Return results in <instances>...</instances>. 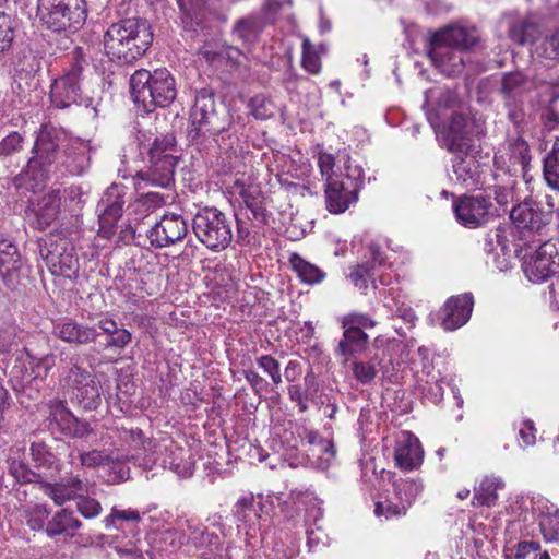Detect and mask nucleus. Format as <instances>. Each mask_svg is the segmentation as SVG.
<instances>
[{
	"mask_svg": "<svg viewBox=\"0 0 559 559\" xmlns=\"http://www.w3.org/2000/svg\"><path fill=\"white\" fill-rule=\"evenodd\" d=\"M545 217V213L533 200H525L512 209L510 213L513 223L511 234L514 251L518 254L532 249L534 243H539L543 240L540 236L546 224Z\"/></svg>",
	"mask_w": 559,
	"mask_h": 559,
	"instance_id": "nucleus-10",
	"label": "nucleus"
},
{
	"mask_svg": "<svg viewBox=\"0 0 559 559\" xmlns=\"http://www.w3.org/2000/svg\"><path fill=\"white\" fill-rule=\"evenodd\" d=\"M23 138L17 132H11L0 142V156H9L22 148Z\"/></svg>",
	"mask_w": 559,
	"mask_h": 559,
	"instance_id": "nucleus-62",
	"label": "nucleus"
},
{
	"mask_svg": "<svg viewBox=\"0 0 559 559\" xmlns=\"http://www.w3.org/2000/svg\"><path fill=\"white\" fill-rule=\"evenodd\" d=\"M55 332L61 341L76 345L92 343L98 336L95 328L80 324L73 320L58 323L55 328Z\"/></svg>",
	"mask_w": 559,
	"mask_h": 559,
	"instance_id": "nucleus-33",
	"label": "nucleus"
},
{
	"mask_svg": "<svg viewBox=\"0 0 559 559\" xmlns=\"http://www.w3.org/2000/svg\"><path fill=\"white\" fill-rule=\"evenodd\" d=\"M342 326L343 329L352 328L358 331H362L364 328L376 326V321L365 313H350L343 318Z\"/></svg>",
	"mask_w": 559,
	"mask_h": 559,
	"instance_id": "nucleus-55",
	"label": "nucleus"
},
{
	"mask_svg": "<svg viewBox=\"0 0 559 559\" xmlns=\"http://www.w3.org/2000/svg\"><path fill=\"white\" fill-rule=\"evenodd\" d=\"M290 264L304 283L314 285L321 283L325 278V273L319 266L306 261L298 254L292 255Z\"/></svg>",
	"mask_w": 559,
	"mask_h": 559,
	"instance_id": "nucleus-40",
	"label": "nucleus"
},
{
	"mask_svg": "<svg viewBox=\"0 0 559 559\" xmlns=\"http://www.w3.org/2000/svg\"><path fill=\"white\" fill-rule=\"evenodd\" d=\"M478 40L475 27L461 24L449 25L431 38L429 57L442 73L451 76L462 72L463 50L469 49Z\"/></svg>",
	"mask_w": 559,
	"mask_h": 559,
	"instance_id": "nucleus-5",
	"label": "nucleus"
},
{
	"mask_svg": "<svg viewBox=\"0 0 559 559\" xmlns=\"http://www.w3.org/2000/svg\"><path fill=\"white\" fill-rule=\"evenodd\" d=\"M432 100H436V104L426 111V116L430 126L439 131L441 127H444V120L451 114L457 112L456 109L460 103L456 93L444 87H433L426 91L424 107L428 106Z\"/></svg>",
	"mask_w": 559,
	"mask_h": 559,
	"instance_id": "nucleus-18",
	"label": "nucleus"
},
{
	"mask_svg": "<svg viewBox=\"0 0 559 559\" xmlns=\"http://www.w3.org/2000/svg\"><path fill=\"white\" fill-rule=\"evenodd\" d=\"M508 154L512 166H520L525 176L526 168L531 160L528 144L518 136L508 141Z\"/></svg>",
	"mask_w": 559,
	"mask_h": 559,
	"instance_id": "nucleus-42",
	"label": "nucleus"
},
{
	"mask_svg": "<svg viewBox=\"0 0 559 559\" xmlns=\"http://www.w3.org/2000/svg\"><path fill=\"white\" fill-rule=\"evenodd\" d=\"M62 384L84 409H96L102 402L96 378L80 365V358L62 352L60 358Z\"/></svg>",
	"mask_w": 559,
	"mask_h": 559,
	"instance_id": "nucleus-7",
	"label": "nucleus"
},
{
	"mask_svg": "<svg viewBox=\"0 0 559 559\" xmlns=\"http://www.w3.org/2000/svg\"><path fill=\"white\" fill-rule=\"evenodd\" d=\"M395 499L401 501L407 509L421 492L423 486L419 481L411 478H400L393 481Z\"/></svg>",
	"mask_w": 559,
	"mask_h": 559,
	"instance_id": "nucleus-44",
	"label": "nucleus"
},
{
	"mask_svg": "<svg viewBox=\"0 0 559 559\" xmlns=\"http://www.w3.org/2000/svg\"><path fill=\"white\" fill-rule=\"evenodd\" d=\"M26 361L29 366L28 379L45 380L49 371L56 366L57 357L53 354H47L40 358L35 357L29 352H26Z\"/></svg>",
	"mask_w": 559,
	"mask_h": 559,
	"instance_id": "nucleus-43",
	"label": "nucleus"
},
{
	"mask_svg": "<svg viewBox=\"0 0 559 559\" xmlns=\"http://www.w3.org/2000/svg\"><path fill=\"white\" fill-rule=\"evenodd\" d=\"M90 142L70 139L64 130L44 124L36 138L23 176L34 181L31 188L43 185L49 175L64 167L74 176L83 174L90 166Z\"/></svg>",
	"mask_w": 559,
	"mask_h": 559,
	"instance_id": "nucleus-1",
	"label": "nucleus"
},
{
	"mask_svg": "<svg viewBox=\"0 0 559 559\" xmlns=\"http://www.w3.org/2000/svg\"><path fill=\"white\" fill-rule=\"evenodd\" d=\"M188 234V225L179 214H165L151 227L146 236L155 248H165L181 241Z\"/></svg>",
	"mask_w": 559,
	"mask_h": 559,
	"instance_id": "nucleus-19",
	"label": "nucleus"
},
{
	"mask_svg": "<svg viewBox=\"0 0 559 559\" xmlns=\"http://www.w3.org/2000/svg\"><path fill=\"white\" fill-rule=\"evenodd\" d=\"M528 81L522 72H510L502 76L501 92L507 99L516 98L525 90Z\"/></svg>",
	"mask_w": 559,
	"mask_h": 559,
	"instance_id": "nucleus-46",
	"label": "nucleus"
},
{
	"mask_svg": "<svg viewBox=\"0 0 559 559\" xmlns=\"http://www.w3.org/2000/svg\"><path fill=\"white\" fill-rule=\"evenodd\" d=\"M190 118L192 126L195 128V134L204 129L211 133L219 131V129L212 126L216 119L215 99L212 92L203 88L197 93Z\"/></svg>",
	"mask_w": 559,
	"mask_h": 559,
	"instance_id": "nucleus-26",
	"label": "nucleus"
},
{
	"mask_svg": "<svg viewBox=\"0 0 559 559\" xmlns=\"http://www.w3.org/2000/svg\"><path fill=\"white\" fill-rule=\"evenodd\" d=\"M540 545L536 542H521L516 547V559H551L549 551L539 552Z\"/></svg>",
	"mask_w": 559,
	"mask_h": 559,
	"instance_id": "nucleus-52",
	"label": "nucleus"
},
{
	"mask_svg": "<svg viewBox=\"0 0 559 559\" xmlns=\"http://www.w3.org/2000/svg\"><path fill=\"white\" fill-rule=\"evenodd\" d=\"M544 178L551 189L559 191V138L544 160Z\"/></svg>",
	"mask_w": 559,
	"mask_h": 559,
	"instance_id": "nucleus-45",
	"label": "nucleus"
},
{
	"mask_svg": "<svg viewBox=\"0 0 559 559\" xmlns=\"http://www.w3.org/2000/svg\"><path fill=\"white\" fill-rule=\"evenodd\" d=\"M190 538L192 539L193 544L198 547L214 546L219 540L217 535H215L214 533H209L203 527L200 530L194 528L190 533Z\"/></svg>",
	"mask_w": 559,
	"mask_h": 559,
	"instance_id": "nucleus-63",
	"label": "nucleus"
},
{
	"mask_svg": "<svg viewBox=\"0 0 559 559\" xmlns=\"http://www.w3.org/2000/svg\"><path fill=\"white\" fill-rule=\"evenodd\" d=\"M389 345L390 343L386 340L377 337L372 344V349L367 355V359L353 361V376L358 382L368 384L374 380L378 374V367L381 366Z\"/></svg>",
	"mask_w": 559,
	"mask_h": 559,
	"instance_id": "nucleus-24",
	"label": "nucleus"
},
{
	"mask_svg": "<svg viewBox=\"0 0 559 559\" xmlns=\"http://www.w3.org/2000/svg\"><path fill=\"white\" fill-rule=\"evenodd\" d=\"M131 445L136 451L130 459L135 461L139 466L152 469L159 465L163 468H169L180 477H189L193 474L194 462L188 450L179 447L169 438L160 440H144L143 433L139 429L129 431Z\"/></svg>",
	"mask_w": 559,
	"mask_h": 559,
	"instance_id": "nucleus-3",
	"label": "nucleus"
},
{
	"mask_svg": "<svg viewBox=\"0 0 559 559\" xmlns=\"http://www.w3.org/2000/svg\"><path fill=\"white\" fill-rule=\"evenodd\" d=\"M373 266H369V262H364L355 265L349 273L352 283L362 294H367L369 283L374 285Z\"/></svg>",
	"mask_w": 559,
	"mask_h": 559,
	"instance_id": "nucleus-49",
	"label": "nucleus"
},
{
	"mask_svg": "<svg viewBox=\"0 0 559 559\" xmlns=\"http://www.w3.org/2000/svg\"><path fill=\"white\" fill-rule=\"evenodd\" d=\"M130 87L133 102L146 112L170 105L177 95L175 78L166 68L136 70L130 78Z\"/></svg>",
	"mask_w": 559,
	"mask_h": 559,
	"instance_id": "nucleus-6",
	"label": "nucleus"
},
{
	"mask_svg": "<svg viewBox=\"0 0 559 559\" xmlns=\"http://www.w3.org/2000/svg\"><path fill=\"white\" fill-rule=\"evenodd\" d=\"M504 487V483L500 477L486 476L481 479L478 487L474 489L472 503L476 507H492L498 500V490Z\"/></svg>",
	"mask_w": 559,
	"mask_h": 559,
	"instance_id": "nucleus-37",
	"label": "nucleus"
},
{
	"mask_svg": "<svg viewBox=\"0 0 559 559\" xmlns=\"http://www.w3.org/2000/svg\"><path fill=\"white\" fill-rule=\"evenodd\" d=\"M490 206V199L481 194L462 195L452 204L457 223L466 228H477L486 224Z\"/></svg>",
	"mask_w": 559,
	"mask_h": 559,
	"instance_id": "nucleus-16",
	"label": "nucleus"
},
{
	"mask_svg": "<svg viewBox=\"0 0 559 559\" xmlns=\"http://www.w3.org/2000/svg\"><path fill=\"white\" fill-rule=\"evenodd\" d=\"M258 506L260 502H257L252 496L242 497L235 506V516L245 524L252 525L260 518Z\"/></svg>",
	"mask_w": 559,
	"mask_h": 559,
	"instance_id": "nucleus-47",
	"label": "nucleus"
},
{
	"mask_svg": "<svg viewBox=\"0 0 559 559\" xmlns=\"http://www.w3.org/2000/svg\"><path fill=\"white\" fill-rule=\"evenodd\" d=\"M79 500L76 502L78 511L85 518V519H94L98 516L103 510L100 503L91 497L81 496L78 497Z\"/></svg>",
	"mask_w": 559,
	"mask_h": 559,
	"instance_id": "nucleus-56",
	"label": "nucleus"
},
{
	"mask_svg": "<svg viewBox=\"0 0 559 559\" xmlns=\"http://www.w3.org/2000/svg\"><path fill=\"white\" fill-rule=\"evenodd\" d=\"M543 117L545 118L549 128L559 126V94L550 100L548 107L544 111Z\"/></svg>",
	"mask_w": 559,
	"mask_h": 559,
	"instance_id": "nucleus-64",
	"label": "nucleus"
},
{
	"mask_svg": "<svg viewBox=\"0 0 559 559\" xmlns=\"http://www.w3.org/2000/svg\"><path fill=\"white\" fill-rule=\"evenodd\" d=\"M11 475L20 483L38 484L35 471L28 468L24 463L12 461L10 463Z\"/></svg>",
	"mask_w": 559,
	"mask_h": 559,
	"instance_id": "nucleus-58",
	"label": "nucleus"
},
{
	"mask_svg": "<svg viewBox=\"0 0 559 559\" xmlns=\"http://www.w3.org/2000/svg\"><path fill=\"white\" fill-rule=\"evenodd\" d=\"M258 366L263 369L264 372H266L274 384L282 383V376L280 371V364L276 359L269 355L261 356L257 360Z\"/></svg>",
	"mask_w": 559,
	"mask_h": 559,
	"instance_id": "nucleus-59",
	"label": "nucleus"
},
{
	"mask_svg": "<svg viewBox=\"0 0 559 559\" xmlns=\"http://www.w3.org/2000/svg\"><path fill=\"white\" fill-rule=\"evenodd\" d=\"M520 501L524 506L526 502H530L532 504L533 512H540L539 527L545 540L559 542V511L556 510L554 513L548 511L547 514H544L540 506L544 502L543 499L534 501L521 497L518 502Z\"/></svg>",
	"mask_w": 559,
	"mask_h": 559,
	"instance_id": "nucleus-36",
	"label": "nucleus"
},
{
	"mask_svg": "<svg viewBox=\"0 0 559 559\" xmlns=\"http://www.w3.org/2000/svg\"><path fill=\"white\" fill-rule=\"evenodd\" d=\"M40 255L55 275L71 278L79 271V260L71 242L60 239L49 247L40 248Z\"/></svg>",
	"mask_w": 559,
	"mask_h": 559,
	"instance_id": "nucleus-15",
	"label": "nucleus"
},
{
	"mask_svg": "<svg viewBox=\"0 0 559 559\" xmlns=\"http://www.w3.org/2000/svg\"><path fill=\"white\" fill-rule=\"evenodd\" d=\"M61 205V198L58 190H51L43 195V198L32 206V213L36 217L35 227L45 229L58 216Z\"/></svg>",
	"mask_w": 559,
	"mask_h": 559,
	"instance_id": "nucleus-32",
	"label": "nucleus"
},
{
	"mask_svg": "<svg viewBox=\"0 0 559 559\" xmlns=\"http://www.w3.org/2000/svg\"><path fill=\"white\" fill-rule=\"evenodd\" d=\"M264 27L263 21L258 16H247L238 20L233 27V37L245 46L257 41Z\"/></svg>",
	"mask_w": 559,
	"mask_h": 559,
	"instance_id": "nucleus-38",
	"label": "nucleus"
},
{
	"mask_svg": "<svg viewBox=\"0 0 559 559\" xmlns=\"http://www.w3.org/2000/svg\"><path fill=\"white\" fill-rule=\"evenodd\" d=\"M450 121L447 124L444 121V127H441L444 133V142L445 146L449 151H460L463 152L465 150H471L472 140L468 135V123L467 119L464 115L456 112L450 115Z\"/></svg>",
	"mask_w": 559,
	"mask_h": 559,
	"instance_id": "nucleus-29",
	"label": "nucleus"
},
{
	"mask_svg": "<svg viewBox=\"0 0 559 559\" xmlns=\"http://www.w3.org/2000/svg\"><path fill=\"white\" fill-rule=\"evenodd\" d=\"M31 454L34 462V469L38 485L60 474L58 459L47 449L44 443H33Z\"/></svg>",
	"mask_w": 559,
	"mask_h": 559,
	"instance_id": "nucleus-31",
	"label": "nucleus"
},
{
	"mask_svg": "<svg viewBox=\"0 0 559 559\" xmlns=\"http://www.w3.org/2000/svg\"><path fill=\"white\" fill-rule=\"evenodd\" d=\"M153 41L151 25L143 19H127L108 27L104 49L111 60L131 63L141 58Z\"/></svg>",
	"mask_w": 559,
	"mask_h": 559,
	"instance_id": "nucleus-4",
	"label": "nucleus"
},
{
	"mask_svg": "<svg viewBox=\"0 0 559 559\" xmlns=\"http://www.w3.org/2000/svg\"><path fill=\"white\" fill-rule=\"evenodd\" d=\"M87 66L82 48H75L72 52L70 66L51 85L50 99L56 107L66 108L72 104H80L90 108L91 99L82 97L84 70Z\"/></svg>",
	"mask_w": 559,
	"mask_h": 559,
	"instance_id": "nucleus-9",
	"label": "nucleus"
},
{
	"mask_svg": "<svg viewBox=\"0 0 559 559\" xmlns=\"http://www.w3.org/2000/svg\"><path fill=\"white\" fill-rule=\"evenodd\" d=\"M192 229L198 240L209 250H225L233 238L231 222L216 207L199 210L192 219Z\"/></svg>",
	"mask_w": 559,
	"mask_h": 559,
	"instance_id": "nucleus-11",
	"label": "nucleus"
},
{
	"mask_svg": "<svg viewBox=\"0 0 559 559\" xmlns=\"http://www.w3.org/2000/svg\"><path fill=\"white\" fill-rule=\"evenodd\" d=\"M50 511L46 504L31 503L24 506L21 512L22 521L32 530L40 531L46 528Z\"/></svg>",
	"mask_w": 559,
	"mask_h": 559,
	"instance_id": "nucleus-41",
	"label": "nucleus"
},
{
	"mask_svg": "<svg viewBox=\"0 0 559 559\" xmlns=\"http://www.w3.org/2000/svg\"><path fill=\"white\" fill-rule=\"evenodd\" d=\"M302 67L312 74H317L321 70L320 58L308 38L302 40Z\"/></svg>",
	"mask_w": 559,
	"mask_h": 559,
	"instance_id": "nucleus-51",
	"label": "nucleus"
},
{
	"mask_svg": "<svg viewBox=\"0 0 559 559\" xmlns=\"http://www.w3.org/2000/svg\"><path fill=\"white\" fill-rule=\"evenodd\" d=\"M484 250L492 257V266L499 272H506L511 267V248L508 240V229L498 227L495 233L485 239Z\"/></svg>",
	"mask_w": 559,
	"mask_h": 559,
	"instance_id": "nucleus-28",
	"label": "nucleus"
},
{
	"mask_svg": "<svg viewBox=\"0 0 559 559\" xmlns=\"http://www.w3.org/2000/svg\"><path fill=\"white\" fill-rule=\"evenodd\" d=\"M321 175L325 177V205L331 214H342L357 202L364 170L345 152L336 157L321 152L318 157Z\"/></svg>",
	"mask_w": 559,
	"mask_h": 559,
	"instance_id": "nucleus-2",
	"label": "nucleus"
},
{
	"mask_svg": "<svg viewBox=\"0 0 559 559\" xmlns=\"http://www.w3.org/2000/svg\"><path fill=\"white\" fill-rule=\"evenodd\" d=\"M175 139L171 135L156 138L148 151L150 166L145 171H139L136 177L151 186L166 188L174 179V170L177 165V158L167 153L173 148Z\"/></svg>",
	"mask_w": 559,
	"mask_h": 559,
	"instance_id": "nucleus-12",
	"label": "nucleus"
},
{
	"mask_svg": "<svg viewBox=\"0 0 559 559\" xmlns=\"http://www.w3.org/2000/svg\"><path fill=\"white\" fill-rule=\"evenodd\" d=\"M98 328L108 335L107 347L124 348L131 342V333L126 329L118 328L116 321L111 318L100 319Z\"/></svg>",
	"mask_w": 559,
	"mask_h": 559,
	"instance_id": "nucleus-39",
	"label": "nucleus"
},
{
	"mask_svg": "<svg viewBox=\"0 0 559 559\" xmlns=\"http://www.w3.org/2000/svg\"><path fill=\"white\" fill-rule=\"evenodd\" d=\"M248 107L250 109V114L255 119L260 120L272 118L276 114L277 109L274 102L263 94H258L253 96L250 99Z\"/></svg>",
	"mask_w": 559,
	"mask_h": 559,
	"instance_id": "nucleus-48",
	"label": "nucleus"
},
{
	"mask_svg": "<svg viewBox=\"0 0 559 559\" xmlns=\"http://www.w3.org/2000/svg\"><path fill=\"white\" fill-rule=\"evenodd\" d=\"M123 195L122 187L118 185L110 186L103 194L98 209H99V233L110 238L115 231L118 221L122 216L123 212Z\"/></svg>",
	"mask_w": 559,
	"mask_h": 559,
	"instance_id": "nucleus-20",
	"label": "nucleus"
},
{
	"mask_svg": "<svg viewBox=\"0 0 559 559\" xmlns=\"http://www.w3.org/2000/svg\"><path fill=\"white\" fill-rule=\"evenodd\" d=\"M110 455L99 451L92 450L80 453V462L86 467L107 466Z\"/></svg>",
	"mask_w": 559,
	"mask_h": 559,
	"instance_id": "nucleus-60",
	"label": "nucleus"
},
{
	"mask_svg": "<svg viewBox=\"0 0 559 559\" xmlns=\"http://www.w3.org/2000/svg\"><path fill=\"white\" fill-rule=\"evenodd\" d=\"M39 489L56 504L62 506L88 491L87 484L78 475L61 478L59 475L44 481Z\"/></svg>",
	"mask_w": 559,
	"mask_h": 559,
	"instance_id": "nucleus-21",
	"label": "nucleus"
},
{
	"mask_svg": "<svg viewBox=\"0 0 559 559\" xmlns=\"http://www.w3.org/2000/svg\"><path fill=\"white\" fill-rule=\"evenodd\" d=\"M533 252L522 255V271L532 283H542L557 274L559 253L551 241L542 240Z\"/></svg>",
	"mask_w": 559,
	"mask_h": 559,
	"instance_id": "nucleus-14",
	"label": "nucleus"
},
{
	"mask_svg": "<svg viewBox=\"0 0 559 559\" xmlns=\"http://www.w3.org/2000/svg\"><path fill=\"white\" fill-rule=\"evenodd\" d=\"M26 352L24 349L23 353L15 359V362L12 367V376L16 378L22 384L33 382L32 379H28L29 366L26 361Z\"/></svg>",
	"mask_w": 559,
	"mask_h": 559,
	"instance_id": "nucleus-61",
	"label": "nucleus"
},
{
	"mask_svg": "<svg viewBox=\"0 0 559 559\" xmlns=\"http://www.w3.org/2000/svg\"><path fill=\"white\" fill-rule=\"evenodd\" d=\"M510 38L519 45H531V53L540 59L559 61V29L540 36L535 23L521 21L510 28Z\"/></svg>",
	"mask_w": 559,
	"mask_h": 559,
	"instance_id": "nucleus-13",
	"label": "nucleus"
},
{
	"mask_svg": "<svg viewBox=\"0 0 559 559\" xmlns=\"http://www.w3.org/2000/svg\"><path fill=\"white\" fill-rule=\"evenodd\" d=\"M424 457L418 438L408 431H402L396 440L394 460L396 465L405 471L417 468Z\"/></svg>",
	"mask_w": 559,
	"mask_h": 559,
	"instance_id": "nucleus-27",
	"label": "nucleus"
},
{
	"mask_svg": "<svg viewBox=\"0 0 559 559\" xmlns=\"http://www.w3.org/2000/svg\"><path fill=\"white\" fill-rule=\"evenodd\" d=\"M81 526L82 522L74 515L73 511L61 509L48 521L45 532L49 537L73 536Z\"/></svg>",
	"mask_w": 559,
	"mask_h": 559,
	"instance_id": "nucleus-35",
	"label": "nucleus"
},
{
	"mask_svg": "<svg viewBox=\"0 0 559 559\" xmlns=\"http://www.w3.org/2000/svg\"><path fill=\"white\" fill-rule=\"evenodd\" d=\"M48 407L50 421L55 423L66 436L83 438L93 432L88 423L79 420L67 408L64 401L59 399L51 400Z\"/></svg>",
	"mask_w": 559,
	"mask_h": 559,
	"instance_id": "nucleus-22",
	"label": "nucleus"
},
{
	"mask_svg": "<svg viewBox=\"0 0 559 559\" xmlns=\"http://www.w3.org/2000/svg\"><path fill=\"white\" fill-rule=\"evenodd\" d=\"M22 266L21 254L14 243L3 239L0 241V273L2 280L11 289L19 284Z\"/></svg>",
	"mask_w": 559,
	"mask_h": 559,
	"instance_id": "nucleus-30",
	"label": "nucleus"
},
{
	"mask_svg": "<svg viewBox=\"0 0 559 559\" xmlns=\"http://www.w3.org/2000/svg\"><path fill=\"white\" fill-rule=\"evenodd\" d=\"M473 305V297L469 294L449 298L440 311L442 328L454 331L464 325L471 318Z\"/></svg>",
	"mask_w": 559,
	"mask_h": 559,
	"instance_id": "nucleus-23",
	"label": "nucleus"
},
{
	"mask_svg": "<svg viewBox=\"0 0 559 559\" xmlns=\"http://www.w3.org/2000/svg\"><path fill=\"white\" fill-rule=\"evenodd\" d=\"M36 16L52 32H75L87 17L85 0H37Z\"/></svg>",
	"mask_w": 559,
	"mask_h": 559,
	"instance_id": "nucleus-8",
	"label": "nucleus"
},
{
	"mask_svg": "<svg viewBox=\"0 0 559 559\" xmlns=\"http://www.w3.org/2000/svg\"><path fill=\"white\" fill-rule=\"evenodd\" d=\"M110 473L109 480L114 483L124 481L130 478V468L126 466L124 461L119 455H110L107 463Z\"/></svg>",
	"mask_w": 559,
	"mask_h": 559,
	"instance_id": "nucleus-53",
	"label": "nucleus"
},
{
	"mask_svg": "<svg viewBox=\"0 0 559 559\" xmlns=\"http://www.w3.org/2000/svg\"><path fill=\"white\" fill-rule=\"evenodd\" d=\"M417 355L421 360V369L416 371V388L424 399L432 404H438L443 399V377L440 370H436L429 359V349L419 347Z\"/></svg>",
	"mask_w": 559,
	"mask_h": 559,
	"instance_id": "nucleus-17",
	"label": "nucleus"
},
{
	"mask_svg": "<svg viewBox=\"0 0 559 559\" xmlns=\"http://www.w3.org/2000/svg\"><path fill=\"white\" fill-rule=\"evenodd\" d=\"M367 345L368 335L364 331L352 328L344 329L343 337L340 340L335 353L346 362L350 357H356L364 353L367 349Z\"/></svg>",
	"mask_w": 559,
	"mask_h": 559,
	"instance_id": "nucleus-34",
	"label": "nucleus"
},
{
	"mask_svg": "<svg viewBox=\"0 0 559 559\" xmlns=\"http://www.w3.org/2000/svg\"><path fill=\"white\" fill-rule=\"evenodd\" d=\"M406 510L407 508L399 500L397 502L385 500L383 502H377L374 513L378 516L384 515L386 519H391L393 516L404 515Z\"/></svg>",
	"mask_w": 559,
	"mask_h": 559,
	"instance_id": "nucleus-54",
	"label": "nucleus"
},
{
	"mask_svg": "<svg viewBox=\"0 0 559 559\" xmlns=\"http://www.w3.org/2000/svg\"><path fill=\"white\" fill-rule=\"evenodd\" d=\"M116 520L139 522L141 520V515L138 511L132 509L120 510L114 507L110 514L104 519L103 523L106 528H110L115 525Z\"/></svg>",
	"mask_w": 559,
	"mask_h": 559,
	"instance_id": "nucleus-57",
	"label": "nucleus"
},
{
	"mask_svg": "<svg viewBox=\"0 0 559 559\" xmlns=\"http://www.w3.org/2000/svg\"><path fill=\"white\" fill-rule=\"evenodd\" d=\"M469 151L450 152L454 155L452 169L455 178L453 179L467 189H474L481 185V166Z\"/></svg>",
	"mask_w": 559,
	"mask_h": 559,
	"instance_id": "nucleus-25",
	"label": "nucleus"
},
{
	"mask_svg": "<svg viewBox=\"0 0 559 559\" xmlns=\"http://www.w3.org/2000/svg\"><path fill=\"white\" fill-rule=\"evenodd\" d=\"M15 36V24L11 15L0 12V52L9 50Z\"/></svg>",
	"mask_w": 559,
	"mask_h": 559,
	"instance_id": "nucleus-50",
	"label": "nucleus"
}]
</instances>
